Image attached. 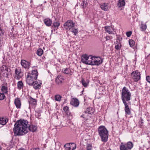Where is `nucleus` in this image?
<instances>
[{"instance_id":"a18cd8bd","label":"nucleus","mask_w":150,"mask_h":150,"mask_svg":"<svg viewBox=\"0 0 150 150\" xmlns=\"http://www.w3.org/2000/svg\"><path fill=\"white\" fill-rule=\"evenodd\" d=\"M4 33V30H2L0 27V37H3Z\"/></svg>"},{"instance_id":"4468645a","label":"nucleus","mask_w":150,"mask_h":150,"mask_svg":"<svg viewBox=\"0 0 150 150\" xmlns=\"http://www.w3.org/2000/svg\"><path fill=\"white\" fill-rule=\"evenodd\" d=\"M21 64L22 67L25 69L29 68L30 63L25 60L22 59L21 60Z\"/></svg>"},{"instance_id":"4c0bfd02","label":"nucleus","mask_w":150,"mask_h":150,"mask_svg":"<svg viewBox=\"0 0 150 150\" xmlns=\"http://www.w3.org/2000/svg\"><path fill=\"white\" fill-rule=\"evenodd\" d=\"M81 83L82 85L85 87H86L88 85V83L86 82L85 80L83 79L81 80Z\"/></svg>"},{"instance_id":"7ed1b4c3","label":"nucleus","mask_w":150,"mask_h":150,"mask_svg":"<svg viewBox=\"0 0 150 150\" xmlns=\"http://www.w3.org/2000/svg\"><path fill=\"white\" fill-rule=\"evenodd\" d=\"M131 93L128 89L124 87L122 91L121 99L123 103L130 102Z\"/></svg>"},{"instance_id":"c03bdc74","label":"nucleus","mask_w":150,"mask_h":150,"mask_svg":"<svg viewBox=\"0 0 150 150\" xmlns=\"http://www.w3.org/2000/svg\"><path fill=\"white\" fill-rule=\"evenodd\" d=\"M143 120L142 117L140 118V120L139 122V125L140 126V127H141L143 125Z\"/></svg>"},{"instance_id":"c9c22d12","label":"nucleus","mask_w":150,"mask_h":150,"mask_svg":"<svg viewBox=\"0 0 150 150\" xmlns=\"http://www.w3.org/2000/svg\"><path fill=\"white\" fill-rule=\"evenodd\" d=\"M70 31L73 33L75 35H76L78 33V30L77 29L74 28V27L71 29Z\"/></svg>"},{"instance_id":"f3484780","label":"nucleus","mask_w":150,"mask_h":150,"mask_svg":"<svg viewBox=\"0 0 150 150\" xmlns=\"http://www.w3.org/2000/svg\"><path fill=\"white\" fill-rule=\"evenodd\" d=\"M79 102L78 100L75 98H73L71 100V104L75 107H77L79 105Z\"/></svg>"},{"instance_id":"09e8293b","label":"nucleus","mask_w":150,"mask_h":150,"mask_svg":"<svg viewBox=\"0 0 150 150\" xmlns=\"http://www.w3.org/2000/svg\"><path fill=\"white\" fill-rule=\"evenodd\" d=\"M146 80L149 83H150V76H146Z\"/></svg>"},{"instance_id":"39448f33","label":"nucleus","mask_w":150,"mask_h":150,"mask_svg":"<svg viewBox=\"0 0 150 150\" xmlns=\"http://www.w3.org/2000/svg\"><path fill=\"white\" fill-rule=\"evenodd\" d=\"M133 144L131 142H128L126 144L121 143L120 145V150H131L132 148Z\"/></svg>"},{"instance_id":"4be33fe9","label":"nucleus","mask_w":150,"mask_h":150,"mask_svg":"<svg viewBox=\"0 0 150 150\" xmlns=\"http://www.w3.org/2000/svg\"><path fill=\"white\" fill-rule=\"evenodd\" d=\"M28 130L32 132H34L36 131L37 129V127L36 126L32 125H29L28 124Z\"/></svg>"},{"instance_id":"a211bd4d","label":"nucleus","mask_w":150,"mask_h":150,"mask_svg":"<svg viewBox=\"0 0 150 150\" xmlns=\"http://www.w3.org/2000/svg\"><path fill=\"white\" fill-rule=\"evenodd\" d=\"M21 70L20 69L18 68L16 69L15 70V72L16 75L17 76V79H19L23 76L22 73L21 72Z\"/></svg>"},{"instance_id":"8fccbe9b","label":"nucleus","mask_w":150,"mask_h":150,"mask_svg":"<svg viewBox=\"0 0 150 150\" xmlns=\"http://www.w3.org/2000/svg\"><path fill=\"white\" fill-rule=\"evenodd\" d=\"M31 150H40V149L39 148H37L34 149H31Z\"/></svg>"},{"instance_id":"9d476101","label":"nucleus","mask_w":150,"mask_h":150,"mask_svg":"<svg viewBox=\"0 0 150 150\" xmlns=\"http://www.w3.org/2000/svg\"><path fill=\"white\" fill-rule=\"evenodd\" d=\"M64 79V77L62 76L59 75L56 78L55 80L56 83L58 85L60 86L63 83Z\"/></svg>"},{"instance_id":"e433bc0d","label":"nucleus","mask_w":150,"mask_h":150,"mask_svg":"<svg viewBox=\"0 0 150 150\" xmlns=\"http://www.w3.org/2000/svg\"><path fill=\"white\" fill-rule=\"evenodd\" d=\"M43 51L41 48L39 49L37 51V54L39 56H41L43 53Z\"/></svg>"},{"instance_id":"6e6552de","label":"nucleus","mask_w":150,"mask_h":150,"mask_svg":"<svg viewBox=\"0 0 150 150\" xmlns=\"http://www.w3.org/2000/svg\"><path fill=\"white\" fill-rule=\"evenodd\" d=\"M37 100L30 97L29 99L28 103H29V108H34L36 106L37 104Z\"/></svg>"},{"instance_id":"6ab92c4d","label":"nucleus","mask_w":150,"mask_h":150,"mask_svg":"<svg viewBox=\"0 0 150 150\" xmlns=\"http://www.w3.org/2000/svg\"><path fill=\"white\" fill-rule=\"evenodd\" d=\"M74 144L73 143H67L66 144L64 145V147L65 149L66 150H73L75 148H71L72 145Z\"/></svg>"},{"instance_id":"f03ea898","label":"nucleus","mask_w":150,"mask_h":150,"mask_svg":"<svg viewBox=\"0 0 150 150\" xmlns=\"http://www.w3.org/2000/svg\"><path fill=\"white\" fill-rule=\"evenodd\" d=\"M38 72L37 70H33L28 73L26 77V82L29 85H32L37 78Z\"/></svg>"},{"instance_id":"cd10ccee","label":"nucleus","mask_w":150,"mask_h":150,"mask_svg":"<svg viewBox=\"0 0 150 150\" xmlns=\"http://www.w3.org/2000/svg\"><path fill=\"white\" fill-rule=\"evenodd\" d=\"M90 65H94L96 57H93L92 56H90Z\"/></svg>"},{"instance_id":"3c124183","label":"nucleus","mask_w":150,"mask_h":150,"mask_svg":"<svg viewBox=\"0 0 150 150\" xmlns=\"http://www.w3.org/2000/svg\"><path fill=\"white\" fill-rule=\"evenodd\" d=\"M106 39L107 40H109L110 39V37L109 36L106 37Z\"/></svg>"},{"instance_id":"72a5a7b5","label":"nucleus","mask_w":150,"mask_h":150,"mask_svg":"<svg viewBox=\"0 0 150 150\" xmlns=\"http://www.w3.org/2000/svg\"><path fill=\"white\" fill-rule=\"evenodd\" d=\"M147 28L146 24H141L140 26L141 30L142 31H144L146 30Z\"/></svg>"},{"instance_id":"1a4fd4ad","label":"nucleus","mask_w":150,"mask_h":150,"mask_svg":"<svg viewBox=\"0 0 150 150\" xmlns=\"http://www.w3.org/2000/svg\"><path fill=\"white\" fill-rule=\"evenodd\" d=\"M82 62L86 64L90 65V56H88L87 55L84 54L81 57Z\"/></svg>"},{"instance_id":"603ef678","label":"nucleus","mask_w":150,"mask_h":150,"mask_svg":"<svg viewBox=\"0 0 150 150\" xmlns=\"http://www.w3.org/2000/svg\"><path fill=\"white\" fill-rule=\"evenodd\" d=\"M6 76H5V75H4V76H6V77H7V76H8V74H7V73H6Z\"/></svg>"},{"instance_id":"ddd939ff","label":"nucleus","mask_w":150,"mask_h":150,"mask_svg":"<svg viewBox=\"0 0 150 150\" xmlns=\"http://www.w3.org/2000/svg\"><path fill=\"white\" fill-rule=\"evenodd\" d=\"M104 28L106 32L109 34H115V32L114 31V29L112 27L105 26Z\"/></svg>"},{"instance_id":"473e14b6","label":"nucleus","mask_w":150,"mask_h":150,"mask_svg":"<svg viewBox=\"0 0 150 150\" xmlns=\"http://www.w3.org/2000/svg\"><path fill=\"white\" fill-rule=\"evenodd\" d=\"M62 98L61 96L59 94L56 95L54 96L55 100L59 102L61 101V99Z\"/></svg>"},{"instance_id":"20e7f679","label":"nucleus","mask_w":150,"mask_h":150,"mask_svg":"<svg viewBox=\"0 0 150 150\" xmlns=\"http://www.w3.org/2000/svg\"><path fill=\"white\" fill-rule=\"evenodd\" d=\"M98 131L102 141L104 142H106L108 141V133L105 127L103 126H100L98 129Z\"/></svg>"},{"instance_id":"393cba45","label":"nucleus","mask_w":150,"mask_h":150,"mask_svg":"<svg viewBox=\"0 0 150 150\" xmlns=\"http://www.w3.org/2000/svg\"><path fill=\"white\" fill-rule=\"evenodd\" d=\"M44 22L47 26H50L52 23V21L50 19L46 18L44 20Z\"/></svg>"},{"instance_id":"37998d69","label":"nucleus","mask_w":150,"mask_h":150,"mask_svg":"<svg viewBox=\"0 0 150 150\" xmlns=\"http://www.w3.org/2000/svg\"><path fill=\"white\" fill-rule=\"evenodd\" d=\"M129 45L131 47L133 46L134 44V42L132 40H130L129 41Z\"/></svg>"},{"instance_id":"bb28decb","label":"nucleus","mask_w":150,"mask_h":150,"mask_svg":"<svg viewBox=\"0 0 150 150\" xmlns=\"http://www.w3.org/2000/svg\"><path fill=\"white\" fill-rule=\"evenodd\" d=\"M125 0H119L117 3V6L119 7L124 6H125Z\"/></svg>"},{"instance_id":"58836bf2","label":"nucleus","mask_w":150,"mask_h":150,"mask_svg":"<svg viewBox=\"0 0 150 150\" xmlns=\"http://www.w3.org/2000/svg\"><path fill=\"white\" fill-rule=\"evenodd\" d=\"M60 25V23L58 22H54L53 23V26L57 29Z\"/></svg>"},{"instance_id":"de8ad7c7","label":"nucleus","mask_w":150,"mask_h":150,"mask_svg":"<svg viewBox=\"0 0 150 150\" xmlns=\"http://www.w3.org/2000/svg\"><path fill=\"white\" fill-rule=\"evenodd\" d=\"M132 34V32L131 31H129L127 32L126 33V35L128 37H129Z\"/></svg>"},{"instance_id":"423d86ee","label":"nucleus","mask_w":150,"mask_h":150,"mask_svg":"<svg viewBox=\"0 0 150 150\" xmlns=\"http://www.w3.org/2000/svg\"><path fill=\"white\" fill-rule=\"evenodd\" d=\"M74 23L72 21L69 20L64 23V26L66 30H70L72 28L74 27Z\"/></svg>"},{"instance_id":"c756f323","label":"nucleus","mask_w":150,"mask_h":150,"mask_svg":"<svg viewBox=\"0 0 150 150\" xmlns=\"http://www.w3.org/2000/svg\"><path fill=\"white\" fill-rule=\"evenodd\" d=\"M0 70L2 72L6 73L8 72V69L7 67L5 65H3L0 68Z\"/></svg>"},{"instance_id":"aec40b11","label":"nucleus","mask_w":150,"mask_h":150,"mask_svg":"<svg viewBox=\"0 0 150 150\" xmlns=\"http://www.w3.org/2000/svg\"><path fill=\"white\" fill-rule=\"evenodd\" d=\"M102 60L99 57H96L94 65H98L102 62Z\"/></svg>"},{"instance_id":"dca6fc26","label":"nucleus","mask_w":150,"mask_h":150,"mask_svg":"<svg viewBox=\"0 0 150 150\" xmlns=\"http://www.w3.org/2000/svg\"><path fill=\"white\" fill-rule=\"evenodd\" d=\"M42 83L40 81L39 82L37 81H33V84L30 85H33V88L35 89L40 88L41 87Z\"/></svg>"},{"instance_id":"a19ab883","label":"nucleus","mask_w":150,"mask_h":150,"mask_svg":"<svg viewBox=\"0 0 150 150\" xmlns=\"http://www.w3.org/2000/svg\"><path fill=\"white\" fill-rule=\"evenodd\" d=\"M86 146L87 150H92V146L91 144H87Z\"/></svg>"},{"instance_id":"a878e982","label":"nucleus","mask_w":150,"mask_h":150,"mask_svg":"<svg viewBox=\"0 0 150 150\" xmlns=\"http://www.w3.org/2000/svg\"><path fill=\"white\" fill-rule=\"evenodd\" d=\"M7 119L4 117H0V124L4 125L8 122Z\"/></svg>"},{"instance_id":"5701e85b","label":"nucleus","mask_w":150,"mask_h":150,"mask_svg":"<svg viewBox=\"0 0 150 150\" xmlns=\"http://www.w3.org/2000/svg\"><path fill=\"white\" fill-rule=\"evenodd\" d=\"M14 103L17 108H21V103L20 100L19 99H16L15 100Z\"/></svg>"},{"instance_id":"f704fd0d","label":"nucleus","mask_w":150,"mask_h":150,"mask_svg":"<svg viewBox=\"0 0 150 150\" xmlns=\"http://www.w3.org/2000/svg\"><path fill=\"white\" fill-rule=\"evenodd\" d=\"M69 107L67 106H65L63 108V110L67 115H69L70 113L69 112Z\"/></svg>"},{"instance_id":"0eeeda50","label":"nucleus","mask_w":150,"mask_h":150,"mask_svg":"<svg viewBox=\"0 0 150 150\" xmlns=\"http://www.w3.org/2000/svg\"><path fill=\"white\" fill-rule=\"evenodd\" d=\"M131 75L135 81H137L140 79V74L138 71H133L131 73Z\"/></svg>"},{"instance_id":"ea45409f","label":"nucleus","mask_w":150,"mask_h":150,"mask_svg":"<svg viewBox=\"0 0 150 150\" xmlns=\"http://www.w3.org/2000/svg\"><path fill=\"white\" fill-rule=\"evenodd\" d=\"M4 94H5L4 93H0V100H3L6 98V97L5 96Z\"/></svg>"},{"instance_id":"9b49d317","label":"nucleus","mask_w":150,"mask_h":150,"mask_svg":"<svg viewBox=\"0 0 150 150\" xmlns=\"http://www.w3.org/2000/svg\"><path fill=\"white\" fill-rule=\"evenodd\" d=\"M62 71L63 73L65 74H68L69 76L72 75L74 72L73 70L70 68H64L62 69Z\"/></svg>"},{"instance_id":"c85d7f7f","label":"nucleus","mask_w":150,"mask_h":150,"mask_svg":"<svg viewBox=\"0 0 150 150\" xmlns=\"http://www.w3.org/2000/svg\"><path fill=\"white\" fill-rule=\"evenodd\" d=\"M93 111L92 110V108H88L85 111V113H86L87 114H91L93 113Z\"/></svg>"},{"instance_id":"2eb2a0df","label":"nucleus","mask_w":150,"mask_h":150,"mask_svg":"<svg viewBox=\"0 0 150 150\" xmlns=\"http://www.w3.org/2000/svg\"><path fill=\"white\" fill-rule=\"evenodd\" d=\"M81 117L82 118V120L83 122L88 121L91 117L89 115L85 113L82 115Z\"/></svg>"},{"instance_id":"79ce46f5","label":"nucleus","mask_w":150,"mask_h":150,"mask_svg":"<svg viewBox=\"0 0 150 150\" xmlns=\"http://www.w3.org/2000/svg\"><path fill=\"white\" fill-rule=\"evenodd\" d=\"M87 2L85 1V0H84L82 1L81 4V6H82V8H85L86 6Z\"/></svg>"},{"instance_id":"b1692460","label":"nucleus","mask_w":150,"mask_h":150,"mask_svg":"<svg viewBox=\"0 0 150 150\" xmlns=\"http://www.w3.org/2000/svg\"><path fill=\"white\" fill-rule=\"evenodd\" d=\"M115 48L117 50H120L121 47V45L120 41L118 40H116V43H115Z\"/></svg>"},{"instance_id":"49530a36","label":"nucleus","mask_w":150,"mask_h":150,"mask_svg":"<svg viewBox=\"0 0 150 150\" xmlns=\"http://www.w3.org/2000/svg\"><path fill=\"white\" fill-rule=\"evenodd\" d=\"M3 44V37H0V47H1Z\"/></svg>"},{"instance_id":"412c9836","label":"nucleus","mask_w":150,"mask_h":150,"mask_svg":"<svg viewBox=\"0 0 150 150\" xmlns=\"http://www.w3.org/2000/svg\"><path fill=\"white\" fill-rule=\"evenodd\" d=\"M108 5V4L103 3L100 5V7L104 11H107L110 8Z\"/></svg>"},{"instance_id":"864d4df0","label":"nucleus","mask_w":150,"mask_h":150,"mask_svg":"<svg viewBox=\"0 0 150 150\" xmlns=\"http://www.w3.org/2000/svg\"><path fill=\"white\" fill-rule=\"evenodd\" d=\"M108 150H111L110 149H108Z\"/></svg>"},{"instance_id":"f8f14e48","label":"nucleus","mask_w":150,"mask_h":150,"mask_svg":"<svg viewBox=\"0 0 150 150\" xmlns=\"http://www.w3.org/2000/svg\"><path fill=\"white\" fill-rule=\"evenodd\" d=\"M125 105V114L129 115L131 114V112L129 108V106L131 105V102H129L127 103H123Z\"/></svg>"},{"instance_id":"2f4dec72","label":"nucleus","mask_w":150,"mask_h":150,"mask_svg":"<svg viewBox=\"0 0 150 150\" xmlns=\"http://www.w3.org/2000/svg\"><path fill=\"white\" fill-rule=\"evenodd\" d=\"M18 88L19 90L23 88V84L22 81H19L17 83Z\"/></svg>"},{"instance_id":"7c9ffc66","label":"nucleus","mask_w":150,"mask_h":150,"mask_svg":"<svg viewBox=\"0 0 150 150\" xmlns=\"http://www.w3.org/2000/svg\"><path fill=\"white\" fill-rule=\"evenodd\" d=\"M1 91L4 94H6L8 93V88L7 86H3L1 88Z\"/></svg>"},{"instance_id":"f257e3e1","label":"nucleus","mask_w":150,"mask_h":150,"mask_svg":"<svg viewBox=\"0 0 150 150\" xmlns=\"http://www.w3.org/2000/svg\"><path fill=\"white\" fill-rule=\"evenodd\" d=\"M28 121L21 119L17 121L14 125L13 130L15 135L21 136L26 134L28 132Z\"/></svg>"}]
</instances>
